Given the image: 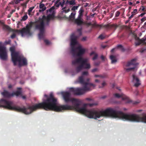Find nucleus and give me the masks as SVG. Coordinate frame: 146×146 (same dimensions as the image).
Returning <instances> with one entry per match:
<instances>
[{
    "mask_svg": "<svg viewBox=\"0 0 146 146\" xmlns=\"http://www.w3.org/2000/svg\"><path fill=\"white\" fill-rule=\"evenodd\" d=\"M63 98L65 102L68 103L71 102L72 106L67 104L57 106V99L54 97L53 94L51 93L49 97L42 103L37 104L36 107L44 108L47 110L51 109L57 112L61 111L62 110H75L82 113L90 118L96 119L102 117H110L113 118H118L124 120V113L120 111H117L111 108H108L104 110L99 109H93L89 110L86 109L88 106L92 107L96 106L97 104H85L82 107H80L79 100L74 98H70L71 94L68 92H63L62 93Z\"/></svg>",
    "mask_w": 146,
    "mask_h": 146,
    "instance_id": "1",
    "label": "nucleus"
},
{
    "mask_svg": "<svg viewBox=\"0 0 146 146\" xmlns=\"http://www.w3.org/2000/svg\"><path fill=\"white\" fill-rule=\"evenodd\" d=\"M50 96V95H49V96L48 97L47 95L45 94L44 96L47 98V99L44 100L43 102L36 104L35 105L32 106H29L27 108L25 107H24L22 108H20L19 106L14 104L13 102L10 101H7L3 99H2L0 101V103L2 104V106H4L5 108L15 111L22 112L26 114H29L31 113L33 111H35L38 109H44L46 110H52L51 109L46 110L42 107L39 108L36 107V106L37 104L42 103L44 102Z\"/></svg>",
    "mask_w": 146,
    "mask_h": 146,
    "instance_id": "2",
    "label": "nucleus"
},
{
    "mask_svg": "<svg viewBox=\"0 0 146 146\" xmlns=\"http://www.w3.org/2000/svg\"><path fill=\"white\" fill-rule=\"evenodd\" d=\"M53 17V15H48L46 17L43 15L42 17H39L37 21L34 22H30L29 25L26 26L25 28H23L22 29L21 32L22 34L24 33V36L25 34L31 35V30L32 27H34L35 29L39 31L45 30L44 21L46 20L48 23Z\"/></svg>",
    "mask_w": 146,
    "mask_h": 146,
    "instance_id": "3",
    "label": "nucleus"
},
{
    "mask_svg": "<svg viewBox=\"0 0 146 146\" xmlns=\"http://www.w3.org/2000/svg\"><path fill=\"white\" fill-rule=\"evenodd\" d=\"M89 73L87 71H83L82 75L78 78V82L83 86L81 88H70V90L74 95H82L85 92L91 91L96 86V85L92 83L86 82L84 80V76H88Z\"/></svg>",
    "mask_w": 146,
    "mask_h": 146,
    "instance_id": "4",
    "label": "nucleus"
},
{
    "mask_svg": "<svg viewBox=\"0 0 146 146\" xmlns=\"http://www.w3.org/2000/svg\"><path fill=\"white\" fill-rule=\"evenodd\" d=\"M77 36L75 35L74 33H72L70 35L71 52L73 56L77 55L80 57L85 53V50L82 48L80 46H79L76 48H75V46L77 44Z\"/></svg>",
    "mask_w": 146,
    "mask_h": 146,
    "instance_id": "5",
    "label": "nucleus"
},
{
    "mask_svg": "<svg viewBox=\"0 0 146 146\" xmlns=\"http://www.w3.org/2000/svg\"><path fill=\"white\" fill-rule=\"evenodd\" d=\"M88 60L87 58H84L80 57L72 61V63L73 65H75L77 64H80L76 68V70L77 73L81 71L83 68L86 69L90 68V64L87 63Z\"/></svg>",
    "mask_w": 146,
    "mask_h": 146,
    "instance_id": "6",
    "label": "nucleus"
},
{
    "mask_svg": "<svg viewBox=\"0 0 146 146\" xmlns=\"http://www.w3.org/2000/svg\"><path fill=\"white\" fill-rule=\"evenodd\" d=\"M136 59H133L131 61L125 62L123 65L124 70L127 72L133 70L135 68Z\"/></svg>",
    "mask_w": 146,
    "mask_h": 146,
    "instance_id": "7",
    "label": "nucleus"
},
{
    "mask_svg": "<svg viewBox=\"0 0 146 146\" xmlns=\"http://www.w3.org/2000/svg\"><path fill=\"white\" fill-rule=\"evenodd\" d=\"M16 58V59L14 61L13 60L12 61L14 66H15L17 65V62L19 63L18 65L19 67L26 66L27 65V60L23 56L19 54Z\"/></svg>",
    "mask_w": 146,
    "mask_h": 146,
    "instance_id": "8",
    "label": "nucleus"
},
{
    "mask_svg": "<svg viewBox=\"0 0 146 146\" xmlns=\"http://www.w3.org/2000/svg\"><path fill=\"white\" fill-rule=\"evenodd\" d=\"M0 58L3 60H5L7 58V52L6 47L2 45L0 42Z\"/></svg>",
    "mask_w": 146,
    "mask_h": 146,
    "instance_id": "9",
    "label": "nucleus"
},
{
    "mask_svg": "<svg viewBox=\"0 0 146 146\" xmlns=\"http://www.w3.org/2000/svg\"><path fill=\"white\" fill-rule=\"evenodd\" d=\"M115 97L117 98H122V99L123 100H125L126 101V103H132L133 104H136L139 103L140 102L137 101H133L131 100H130L129 98L125 96L124 94L121 93V94H119L118 93H116L114 94L113 95Z\"/></svg>",
    "mask_w": 146,
    "mask_h": 146,
    "instance_id": "10",
    "label": "nucleus"
},
{
    "mask_svg": "<svg viewBox=\"0 0 146 146\" xmlns=\"http://www.w3.org/2000/svg\"><path fill=\"white\" fill-rule=\"evenodd\" d=\"M0 23L2 25V28L3 30L5 31L8 32H16L17 33H20L21 34L22 36H24V33L22 34V32H21L22 31L21 30H14L11 28L9 26L4 24V23L1 22L0 21Z\"/></svg>",
    "mask_w": 146,
    "mask_h": 146,
    "instance_id": "11",
    "label": "nucleus"
},
{
    "mask_svg": "<svg viewBox=\"0 0 146 146\" xmlns=\"http://www.w3.org/2000/svg\"><path fill=\"white\" fill-rule=\"evenodd\" d=\"M92 28L94 27H95L99 28H104L107 29L111 28L114 27L113 25H110L109 24H108L106 25H104L103 24L101 25L97 24L96 23L92 24Z\"/></svg>",
    "mask_w": 146,
    "mask_h": 146,
    "instance_id": "12",
    "label": "nucleus"
},
{
    "mask_svg": "<svg viewBox=\"0 0 146 146\" xmlns=\"http://www.w3.org/2000/svg\"><path fill=\"white\" fill-rule=\"evenodd\" d=\"M66 0H62L59 2V5L62 7V12L65 13H67L70 11V9L69 7L67 8L66 6L63 7L64 5H66Z\"/></svg>",
    "mask_w": 146,
    "mask_h": 146,
    "instance_id": "13",
    "label": "nucleus"
},
{
    "mask_svg": "<svg viewBox=\"0 0 146 146\" xmlns=\"http://www.w3.org/2000/svg\"><path fill=\"white\" fill-rule=\"evenodd\" d=\"M10 50L11 52V56L12 61H15L16 58L20 54L18 52H15L14 47H11L10 48Z\"/></svg>",
    "mask_w": 146,
    "mask_h": 146,
    "instance_id": "14",
    "label": "nucleus"
},
{
    "mask_svg": "<svg viewBox=\"0 0 146 146\" xmlns=\"http://www.w3.org/2000/svg\"><path fill=\"white\" fill-rule=\"evenodd\" d=\"M133 82L135 83L134 86L137 87L141 84L140 82L138 77L135 75H133Z\"/></svg>",
    "mask_w": 146,
    "mask_h": 146,
    "instance_id": "15",
    "label": "nucleus"
},
{
    "mask_svg": "<svg viewBox=\"0 0 146 146\" xmlns=\"http://www.w3.org/2000/svg\"><path fill=\"white\" fill-rule=\"evenodd\" d=\"M74 23L78 25H81L83 23V20L82 17H78L76 19L74 20Z\"/></svg>",
    "mask_w": 146,
    "mask_h": 146,
    "instance_id": "16",
    "label": "nucleus"
},
{
    "mask_svg": "<svg viewBox=\"0 0 146 146\" xmlns=\"http://www.w3.org/2000/svg\"><path fill=\"white\" fill-rule=\"evenodd\" d=\"M1 94L3 96L7 98H9L13 96L12 93L11 94L9 92L6 90H4L3 92L1 93Z\"/></svg>",
    "mask_w": 146,
    "mask_h": 146,
    "instance_id": "17",
    "label": "nucleus"
},
{
    "mask_svg": "<svg viewBox=\"0 0 146 146\" xmlns=\"http://www.w3.org/2000/svg\"><path fill=\"white\" fill-rule=\"evenodd\" d=\"M55 9V7L54 6H52L49 10H47V13L48 14V15H53V17L51 18V19H52L54 18V9Z\"/></svg>",
    "mask_w": 146,
    "mask_h": 146,
    "instance_id": "18",
    "label": "nucleus"
},
{
    "mask_svg": "<svg viewBox=\"0 0 146 146\" xmlns=\"http://www.w3.org/2000/svg\"><path fill=\"white\" fill-rule=\"evenodd\" d=\"M110 58L111 60V63L112 64L115 63L117 62V59L115 56L111 55H110Z\"/></svg>",
    "mask_w": 146,
    "mask_h": 146,
    "instance_id": "19",
    "label": "nucleus"
},
{
    "mask_svg": "<svg viewBox=\"0 0 146 146\" xmlns=\"http://www.w3.org/2000/svg\"><path fill=\"white\" fill-rule=\"evenodd\" d=\"M76 2L75 0H66V6L68 5H75Z\"/></svg>",
    "mask_w": 146,
    "mask_h": 146,
    "instance_id": "20",
    "label": "nucleus"
},
{
    "mask_svg": "<svg viewBox=\"0 0 146 146\" xmlns=\"http://www.w3.org/2000/svg\"><path fill=\"white\" fill-rule=\"evenodd\" d=\"M39 8L40 9L39 11L40 12L44 11L46 9V7L44 4L40 3L39 5Z\"/></svg>",
    "mask_w": 146,
    "mask_h": 146,
    "instance_id": "21",
    "label": "nucleus"
},
{
    "mask_svg": "<svg viewBox=\"0 0 146 146\" xmlns=\"http://www.w3.org/2000/svg\"><path fill=\"white\" fill-rule=\"evenodd\" d=\"M75 14L76 13L74 12L73 13H72L69 16V20L72 21L74 20Z\"/></svg>",
    "mask_w": 146,
    "mask_h": 146,
    "instance_id": "22",
    "label": "nucleus"
},
{
    "mask_svg": "<svg viewBox=\"0 0 146 146\" xmlns=\"http://www.w3.org/2000/svg\"><path fill=\"white\" fill-rule=\"evenodd\" d=\"M45 30L39 31L40 33L38 34V37L39 39H41L44 38V34Z\"/></svg>",
    "mask_w": 146,
    "mask_h": 146,
    "instance_id": "23",
    "label": "nucleus"
},
{
    "mask_svg": "<svg viewBox=\"0 0 146 146\" xmlns=\"http://www.w3.org/2000/svg\"><path fill=\"white\" fill-rule=\"evenodd\" d=\"M84 12V10L82 8H80L78 12L79 15L78 17H82L83 15V13Z\"/></svg>",
    "mask_w": 146,
    "mask_h": 146,
    "instance_id": "24",
    "label": "nucleus"
},
{
    "mask_svg": "<svg viewBox=\"0 0 146 146\" xmlns=\"http://www.w3.org/2000/svg\"><path fill=\"white\" fill-rule=\"evenodd\" d=\"M12 94L13 95V96L14 95H16V96H18L21 94V92L20 91H17L15 92L12 93Z\"/></svg>",
    "mask_w": 146,
    "mask_h": 146,
    "instance_id": "25",
    "label": "nucleus"
},
{
    "mask_svg": "<svg viewBox=\"0 0 146 146\" xmlns=\"http://www.w3.org/2000/svg\"><path fill=\"white\" fill-rule=\"evenodd\" d=\"M108 37V36L105 35L104 34H102L98 36V38L101 40H103L106 37Z\"/></svg>",
    "mask_w": 146,
    "mask_h": 146,
    "instance_id": "26",
    "label": "nucleus"
},
{
    "mask_svg": "<svg viewBox=\"0 0 146 146\" xmlns=\"http://www.w3.org/2000/svg\"><path fill=\"white\" fill-rule=\"evenodd\" d=\"M29 2V1H27L25 3H24L21 4V6L23 7V9H25L27 7V5Z\"/></svg>",
    "mask_w": 146,
    "mask_h": 146,
    "instance_id": "27",
    "label": "nucleus"
},
{
    "mask_svg": "<svg viewBox=\"0 0 146 146\" xmlns=\"http://www.w3.org/2000/svg\"><path fill=\"white\" fill-rule=\"evenodd\" d=\"M79 6H74L71 9V10L72 11H75L78 9Z\"/></svg>",
    "mask_w": 146,
    "mask_h": 146,
    "instance_id": "28",
    "label": "nucleus"
},
{
    "mask_svg": "<svg viewBox=\"0 0 146 146\" xmlns=\"http://www.w3.org/2000/svg\"><path fill=\"white\" fill-rule=\"evenodd\" d=\"M35 8L34 7H30L29 9L28 10V11L29 13V14H30V13H31V12Z\"/></svg>",
    "mask_w": 146,
    "mask_h": 146,
    "instance_id": "29",
    "label": "nucleus"
},
{
    "mask_svg": "<svg viewBox=\"0 0 146 146\" xmlns=\"http://www.w3.org/2000/svg\"><path fill=\"white\" fill-rule=\"evenodd\" d=\"M95 76L96 77H101L102 78H104L106 77H107V75H103V76H102V75L100 76V75H95Z\"/></svg>",
    "mask_w": 146,
    "mask_h": 146,
    "instance_id": "30",
    "label": "nucleus"
},
{
    "mask_svg": "<svg viewBox=\"0 0 146 146\" xmlns=\"http://www.w3.org/2000/svg\"><path fill=\"white\" fill-rule=\"evenodd\" d=\"M106 85H107V84L106 83V82H105V81H104V82H103L102 83V86H101V87L99 86V87L100 88H103L104 86H105Z\"/></svg>",
    "mask_w": 146,
    "mask_h": 146,
    "instance_id": "31",
    "label": "nucleus"
},
{
    "mask_svg": "<svg viewBox=\"0 0 146 146\" xmlns=\"http://www.w3.org/2000/svg\"><path fill=\"white\" fill-rule=\"evenodd\" d=\"M28 18V16L27 15L24 16L22 18V20L23 21H25Z\"/></svg>",
    "mask_w": 146,
    "mask_h": 146,
    "instance_id": "32",
    "label": "nucleus"
},
{
    "mask_svg": "<svg viewBox=\"0 0 146 146\" xmlns=\"http://www.w3.org/2000/svg\"><path fill=\"white\" fill-rule=\"evenodd\" d=\"M140 10H141L142 11H145L146 10L145 7L143 6H141L139 9Z\"/></svg>",
    "mask_w": 146,
    "mask_h": 146,
    "instance_id": "33",
    "label": "nucleus"
},
{
    "mask_svg": "<svg viewBox=\"0 0 146 146\" xmlns=\"http://www.w3.org/2000/svg\"><path fill=\"white\" fill-rule=\"evenodd\" d=\"M77 31L79 33V35L81 36L82 34V29H77Z\"/></svg>",
    "mask_w": 146,
    "mask_h": 146,
    "instance_id": "34",
    "label": "nucleus"
},
{
    "mask_svg": "<svg viewBox=\"0 0 146 146\" xmlns=\"http://www.w3.org/2000/svg\"><path fill=\"white\" fill-rule=\"evenodd\" d=\"M134 38L135 40H139L140 41V39H139V37L137 36V35L136 34H134Z\"/></svg>",
    "mask_w": 146,
    "mask_h": 146,
    "instance_id": "35",
    "label": "nucleus"
},
{
    "mask_svg": "<svg viewBox=\"0 0 146 146\" xmlns=\"http://www.w3.org/2000/svg\"><path fill=\"white\" fill-rule=\"evenodd\" d=\"M146 41V38H142L140 40L141 43H144Z\"/></svg>",
    "mask_w": 146,
    "mask_h": 146,
    "instance_id": "36",
    "label": "nucleus"
},
{
    "mask_svg": "<svg viewBox=\"0 0 146 146\" xmlns=\"http://www.w3.org/2000/svg\"><path fill=\"white\" fill-rule=\"evenodd\" d=\"M44 42L46 45H49L50 44V42L48 40H45Z\"/></svg>",
    "mask_w": 146,
    "mask_h": 146,
    "instance_id": "37",
    "label": "nucleus"
},
{
    "mask_svg": "<svg viewBox=\"0 0 146 146\" xmlns=\"http://www.w3.org/2000/svg\"><path fill=\"white\" fill-rule=\"evenodd\" d=\"M137 9H135L133 11L131 12V14H134L135 15L137 13Z\"/></svg>",
    "mask_w": 146,
    "mask_h": 146,
    "instance_id": "38",
    "label": "nucleus"
},
{
    "mask_svg": "<svg viewBox=\"0 0 146 146\" xmlns=\"http://www.w3.org/2000/svg\"><path fill=\"white\" fill-rule=\"evenodd\" d=\"M141 43V42L139 41L138 42H135V44L136 46H138L140 45Z\"/></svg>",
    "mask_w": 146,
    "mask_h": 146,
    "instance_id": "39",
    "label": "nucleus"
},
{
    "mask_svg": "<svg viewBox=\"0 0 146 146\" xmlns=\"http://www.w3.org/2000/svg\"><path fill=\"white\" fill-rule=\"evenodd\" d=\"M98 55L97 54H95L94 56L92 58V59L93 60H94L95 59H96L98 57Z\"/></svg>",
    "mask_w": 146,
    "mask_h": 146,
    "instance_id": "40",
    "label": "nucleus"
},
{
    "mask_svg": "<svg viewBox=\"0 0 146 146\" xmlns=\"http://www.w3.org/2000/svg\"><path fill=\"white\" fill-rule=\"evenodd\" d=\"M146 50V48H142L141 49L140 52L141 53L145 51Z\"/></svg>",
    "mask_w": 146,
    "mask_h": 146,
    "instance_id": "41",
    "label": "nucleus"
},
{
    "mask_svg": "<svg viewBox=\"0 0 146 146\" xmlns=\"http://www.w3.org/2000/svg\"><path fill=\"white\" fill-rule=\"evenodd\" d=\"M16 37V35L15 33H13L12 35H11V37L12 39Z\"/></svg>",
    "mask_w": 146,
    "mask_h": 146,
    "instance_id": "42",
    "label": "nucleus"
},
{
    "mask_svg": "<svg viewBox=\"0 0 146 146\" xmlns=\"http://www.w3.org/2000/svg\"><path fill=\"white\" fill-rule=\"evenodd\" d=\"M120 14V12L119 11H117L115 13V17H117L119 16Z\"/></svg>",
    "mask_w": 146,
    "mask_h": 146,
    "instance_id": "43",
    "label": "nucleus"
},
{
    "mask_svg": "<svg viewBox=\"0 0 146 146\" xmlns=\"http://www.w3.org/2000/svg\"><path fill=\"white\" fill-rule=\"evenodd\" d=\"M117 47H118V48H122V50L123 51H124V49L123 48V46H122V45H121V44L118 45H117Z\"/></svg>",
    "mask_w": 146,
    "mask_h": 146,
    "instance_id": "44",
    "label": "nucleus"
},
{
    "mask_svg": "<svg viewBox=\"0 0 146 146\" xmlns=\"http://www.w3.org/2000/svg\"><path fill=\"white\" fill-rule=\"evenodd\" d=\"M145 20H146V17H144L142 18L141 20V23L143 22Z\"/></svg>",
    "mask_w": 146,
    "mask_h": 146,
    "instance_id": "45",
    "label": "nucleus"
},
{
    "mask_svg": "<svg viewBox=\"0 0 146 146\" xmlns=\"http://www.w3.org/2000/svg\"><path fill=\"white\" fill-rule=\"evenodd\" d=\"M98 70V68H95L92 69V72H96V71H97Z\"/></svg>",
    "mask_w": 146,
    "mask_h": 146,
    "instance_id": "46",
    "label": "nucleus"
},
{
    "mask_svg": "<svg viewBox=\"0 0 146 146\" xmlns=\"http://www.w3.org/2000/svg\"><path fill=\"white\" fill-rule=\"evenodd\" d=\"M87 38V37L86 36H85L83 37L81 39V40L82 41H84L86 40Z\"/></svg>",
    "mask_w": 146,
    "mask_h": 146,
    "instance_id": "47",
    "label": "nucleus"
},
{
    "mask_svg": "<svg viewBox=\"0 0 146 146\" xmlns=\"http://www.w3.org/2000/svg\"><path fill=\"white\" fill-rule=\"evenodd\" d=\"M101 58L103 60H104L105 59V57L103 55H102L101 56Z\"/></svg>",
    "mask_w": 146,
    "mask_h": 146,
    "instance_id": "48",
    "label": "nucleus"
},
{
    "mask_svg": "<svg viewBox=\"0 0 146 146\" xmlns=\"http://www.w3.org/2000/svg\"><path fill=\"white\" fill-rule=\"evenodd\" d=\"M86 25L88 27H89V26H92V24L91 23H87L86 24Z\"/></svg>",
    "mask_w": 146,
    "mask_h": 146,
    "instance_id": "49",
    "label": "nucleus"
},
{
    "mask_svg": "<svg viewBox=\"0 0 146 146\" xmlns=\"http://www.w3.org/2000/svg\"><path fill=\"white\" fill-rule=\"evenodd\" d=\"M131 15L129 17V19H131V18H132L133 17V16L135 15L134 14H131Z\"/></svg>",
    "mask_w": 146,
    "mask_h": 146,
    "instance_id": "50",
    "label": "nucleus"
},
{
    "mask_svg": "<svg viewBox=\"0 0 146 146\" xmlns=\"http://www.w3.org/2000/svg\"><path fill=\"white\" fill-rule=\"evenodd\" d=\"M20 1L19 0H15V3L16 4H17L20 3Z\"/></svg>",
    "mask_w": 146,
    "mask_h": 146,
    "instance_id": "51",
    "label": "nucleus"
},
{
    "mask_svg": "<svg viewBox=\"0 0 146 146\" xmlns=\"http://www.w3.org/2000/svg\"><path fill=\"white\" fill-rule=\"evenodd\" d=\"M145 13H142L141 14L139 15V16L142 17H143L145 14Z\"/></svg>",
    "mask_w": 146,
    "mask_h": 146,
    "instance_id": "52",
    "label": "nucleus"
},
{
    "mask_svg": "<svg viewBox=\"0 0 146 146\" xmlns=\"http://www.w3.org/2000/svg\"><path fill=\"white\" fill-rule=\"evenodd\" d=\"M15 10H12V11L10 12V13L11 14H12L13 13L15 12Z\"/></svg>",
    "mask_w": 146,
    "mask_h": 146,
    "instance_id": "53",
    "label": "nucleus"
},
{
    "mask_svg": "<svg viewBox=\"0 0 146 146\" xmlns=\"http://www.w3.org/2000/svg\"><path fill=\"white\" fill-rule=\"evenodd\" d=\"M99 64H100L99 62H97L95 63V65L96 66H98V65Z\"/></svg>",
    "mask_w": 146,
    "mask_h": 146,
    "instance_id": "54",
    "label": "nucleus"
},
{
    "mask_svg": "<svg viewBox=\"0 0 146 146\" xmlns=\"http://www.w3.org/2000/svg\"><path fill=\"white\" fill-rule=\"evenodd\" d=\"M89 80H90V79L89 78H88L86 80V82H88V83H90L89 82H89Z\"/></svg>",
    "mask_w": 146,
    "mask_h": 146,
    "instance_id": "55",
    "label": "nucleus"
},
{
    "mask_svg": "<svg viewBox=\"0 0 146 146\" xmlns=\"http://www.w3.org/2000/svg\"><path fill=\"white\" fill-rule=\"evenodd\" d=\"M130 21V19H129L127 20L126 21H125V23L126 24H127V23H128Z\"/></svg>",
    "mask_w": 146,
    "mask_h": 146,
    "instance_id": "56",
    "label": "nucleus"
},
{
    "mask_svg": "<svg viewBox=\"0 0 146 146\" xmlns=\"http://www.w3.org/2000/svg\"><path fill=\"white\" fill-rule=\"evenodd\" d=\"M95 54V53L94 52H92L90 54V55H93V54Z\"/></svg>",
    "mask_w": 146,
    "mask_h": 146,
    "instance_id": "57",
    "label": "nucleus"
},
{
    "mask_svg": "<svg viewBox=\"0 0 146 146\" xmlns=\"http://www.w3.org/2000/svg\"><path fill=\"white\" fill-rule=\"evenodd\" d=\"M95 82H100L99 80H98V79H96L95 80Z\"/></svg>",
    "mask_w": 146,
    "mask_h": 146,
    "instance_id": "58",
    "label": "nucleus"
},
{
    "mask_svg": "<svg viewBox=\"0 0 146 146\" xmlns=\"http://www.w3.org/2000/svg\"><path fill=\"white\" fill-rule=\"evenodd\" d=\"M11 15H12L10 13V14L8 15L7 17L8 18H10L11 17Z\"/></svg>",
    "mask_w": 146,
    "mask_h": 146,
    "instance_id": "59",
    "label": "nucleus"
},
{
    "mask_svg": "<svg viewBox=\"0 0 146 146\" xmlns=\"http://www.w3.org/2000/svg\"><path fill=\"white\" fill-rule=\"evenodd\" d=\"M133 3L131 2H129V5H132Z\"/></svg>",
    "mask_w": 146,
    "mask_h": 146,
    "instance_id": "60",
    "label": "nucleus"
},
{
    "mask_svg": "<svg viewBox=\"0 0 146 146\" xmlns=\"http://www.w3.org/2000/svg\"><path fill=\"white\" fill-rule=\"evenodd\" d=\"M22 97L24 99H25L26 98V97L25 96H22Z\"/></svg>",
    "mask_w": 146,
    "mask_h": 146,
    "instance_id": "61",
    "label": "nucleus"
},
{
    "mask_svg": "<svg viewBox=\"0 0 146 146\" xmlns=\"http://www.w3.org/2000/svg\"><path fill=\"white\" fill-rule=\"evenodd\" d=\"M141 111V110H138L136 111V112H139Z\"/></svg>",
    "mask_w": 146,
    "mask_h": 146,
    "instance_id": "62",
    "label": "nucleus"
},
{
    "mask_svg": "<svg viewBox=\"0 0 146 146\" xmlns=\"http://www.w3.org/2000/svg\"><path fill=\"white\" fill-rule=\"evenodd\" d=\"M136 3H133L132 4V5L133 6H135V5H136Z\"/></svg>",
    "mask_w": 146,
    "mask_h": 146,
    "instance_id": "63",
    "label": "nucleus"
},
{
    "mask_svg": "<svg viewBox=\"0 0 146 146\" xmlns=\"http://www.w3.org/2000/svg\"><path fill=\"white\" fill-rule=\"evenodd\" d=\"M106 46H105V45H104V46H102V47L103 48H105Z\"/></svg>",
    "mask_w": 146,
    "mask_h": 146,
    "instance_id": "64",
    "label": "nucleus"
}]
</instances>
